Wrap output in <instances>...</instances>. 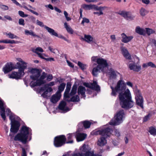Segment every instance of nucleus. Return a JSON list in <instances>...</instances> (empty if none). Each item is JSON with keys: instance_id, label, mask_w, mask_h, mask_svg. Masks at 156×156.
I'll return each instance as SVG.
<instances>
[{"instance_id": "f257e3e1", "label": "nucleus", "mask_w": 156, "mask_h": 156, "mask_svg": "<svg viewBox=\"0 0 156 156\" xmlns=\"http://www.w3.org/2000/svg\"><path fill=\"white\" fill-rule=\"evenodd\" d=\"M29 72L32 74L30 76V79L33 80H36L35 82L32 81L30 83V85L32 88L35 86H40L46 83V81L44 79L46 77V74L44 72L42 73L41 76V70L37 68H32L30 69Z\"/></svg>"}, {"instance_id": "f03ea898", "label": "nucleus", "mask_w": 156, "mask_h": 156, "mask_svg": "<svg viewBox=\"0 0 156 156\" xmlns=\"http://www.w3.org/2000/svg\"><path fill=\"white\" fill-rule=\"evenodd\" d=\"M119 102L121 107L126 110L132 108L134 102L132 100L130 92L127 89L119 95Z\"/></svg>"}, {"instance_id": "7ed1b4c3", "label": "nucleus", "mask_w": 156, "mask_h": 156, "mask_svg": "<svg viewBox=\"0 0 156 156\" xmlns=\"http://www.w3.org/2000/svg\"><path fill=\"white\" fill-rule=\"evenodd\" d=\"M113 130L108 127L101 129L97 131L95 134H99L101 135L100 139L98 140L97 145L100 146H103L106 143V138L111 135Z\"/></svg>"}, {"instance_id": "20e7f679", "label": "nucleus", "mask_w": 156, "mask_h": 156, "mask_svg": "<svg viewBox=\"0 0 156 156\" xmlns=\"http://www.w3.org/2000/svg\"><path fill=\"white\" fill-rule=\"evenodd\" d=\"M29 134V128L23 126L20 133H17L14 137V140L19 141L23 144H26L27 142L28 136Z\"/></svg>"}, {"instance_id": "39448f33", "label": "nucleus", "mask_w": 156, "mask_h": 156, "mask_svg": "<svg viewBox=\"0 0 156 156\" xmlns=\"http://www.w3.org/2000/svg\"><path fill=\"white\" fill-rule=\"evenodd\" d=\"M15 69H18V72H12L11 74L9 75V77L11 78L15 79L16 80L20 79L21 77L24 75V70L26 69V66H21L20 63L17 62L15 65Z\"/></svg>"}, {"instance_id": "423d86ee", "label": "nucleus", "mask_w": 156, "mask_h": 156, "mask_svg": "<svg viewBox=\"0 0 156 156\" xmlns=\"http://www.w3.org/2000/svg\"><path fill=\"white\" fill-rule=\"evenodd\" d=\"M112 90L111 94L112 95L115 96L117 95V93H122L126 89V84L124 81L122 80V78L120 77V80L117 82V85L115 88L111 86Z\"/></svg>"}, {"instance_id": "0eeeda50", "label": "nucleus", "mask_w": 156, "mask_h": 156, "mask_svg": "<svg viewBox=\"0 0 156 156\" xmlns=\"http://www.w3.org/2000/svg\"><path fill=\"white\" fill-rule=\"evenodd\" d=\"M125 118V114L123 109L120 110L117 112L114 118L109 122V124L112 126H117L122 123L123 119Z\"/></svg>"}, {"instance_id": "6e6552de", "label": "nucleus", "mask_w": 156, "mask_h": 156, "mask_svg": "<svg viewBox=\"0 0 156 156\" xmlns=\"http://www.w3.org/2000/svg\"><path fill=\"white\" fill-rule=\"evenodd\" d=\"M9 119L11 121V126L10 131L14 133H16L19 129L20 126V122L15 119V118L12 115H10Z\"/></svg>"}, {"instance_id": "1a4fd4ad", "label": "nucleus", "mask_w": 156, "mask_h": 156, "mask_svg": "<svg viewBox=\"0 0 156 156\" xmlns=\"http://www.w3.org/2000/svg\"><path fill=\"white\" fill-rule=\"evenodd\" d=\"M66 138L65 136L61 135L56 136L54 140V144L56 147H59L66 143Z\"/></svg>"}, {"instance_id": "9d476101", "label": "nucleus", "mask_w": 156, "mask_h": 156, "mask_svg": "<svg viewBox=\"0 0 156 156\" xmlns=\"http://www.w3.org/2000/svg\"><path fill=\"white\" fill-rule=\"evenodd\" d=\"M84 156H96L93 151L91 152V148L87 145L84 144L80 148Z\"/></svg>"}, {"instance_id": "9b49d317", "label": "nucleus", "mask_w": 156, "mask_h": 156, "mask_svg": "<svg viewBox=\"0 0 156 156\" xmlns=\"http://www.w3.org/2000/svg\"><path fill=\"white\" fill-rule=\"evenodd\" d=\"M118 13L127 20H133L135 18V16L133 15L131 13L129 12L122 11H119Z\"/></svg>"}, {"instance_id": "f8f14e48", "label": "nucleus", "mask_w": 156, "mask_h": 156, "mask_svg": "<svg viewBox=\"0 0 156 156\" xmlns=\"http://www.w3.org/2000/svg\"><path fill=\"white\" fill-rule=\"evenodd\" d=\"M97 63L98 64V66L100 68L101 71L104 70L105 68L107 67L108 66V65L106 60L102 58H98L97 60Z\"/></svg>"}, {"instance_id": "ddd939ff", "label": "nucleus", "mask_w": 156, "mask_h": 156, "mask_svg": "<svg viewBox=\"0 0 156 156\" xmlns=\"http://www.w3.org/2000/svg\"><path fill=\"white\" fill-rule=\"evenodd\" d=\"M15 65L12 62L7 63L3 68V70L5 73L6 74L14 69Z\"/></svg>"}, {"instance_id": "4468645a", "label": "nucleus", "mask_w": 156, "mask_h": 156, "mask_svg": "<svg viewBox=\"0 0 156 156\" xmlns=\"http://www.w3.org/2000/svg\"><path fill=\"white\" fill-rule=\"evenodd\" d=\"M91 123L88 121H85L83 122H82L79 123L78 126L79 128V130H81L83 129V127H84L85 129H87L90 128Z\"/></svg>"}, {"instance_id": "2eb2a0df", "label": "nucleus", "mask_w": 156, "mask_h": 156, "mask_svg": "<svg viewBox=\"0 0 156 156\" xmlns=\"http://www.w3.org/2000/svg\"><path fill=\"white\" fill-rule=\"evenodd\" d=\"M66 103L64 101H62L60 103L58 108V109L64 112H66L69 110L68 107H66Z\"/></svg>"}, {"instance_id": "dca6fc26", "label": "nucleus", "mask_w": 156, "mask_h": 156, "mask_svg": "<svg viewBox=\"0 0 156 156\" xmlns=\"http://www.w3.org/2000/svg\"><path fill=\"white\" fill-rule=\"evenodd\" d=\"M61 94H59L58 92L52 95L50 99V101L54 104L56 103L60 99Z\"/></svg>"}, {"instance_id": "f3484780", "label": "nucleus", "mask_w": 156, "mask_h": 156, "mask_svg": "<svg viewBox=\"0 0 156 156\" xmlns=\"http://www.w3.org/2000/svg\"><path fill=\"white\" fill-rule=\"evenodd\" d=\"M129 67L131 70H133L136 72H138L141 69V66H137L135 64V63H130L129 64Z\"/></svg>"}, {"instance_id": "a211bd4d", "label": "nucleus", "mask_w": 156, "mask_h": 156, "mask_svg": "<svg viewBox=\"0 0 156 156\" xmlns=\"http://www.w3.org/2000/svg\"><path fill=\"white\" fill-rule=\"evenodd\" d=\"M121 36L122 38L121 41L124 43L128 42L133 38V37L132 36H127L124 33L122 34Z\"/></svg>"}, {"instance_id": "6ab92c4d", "label": "nucleus", "mask_w": 156, "mask_h": 156, "mask_svg": "<svg viewBox=\"0 0 156 156\" xmlns=\"http://www.w3.org/2000/svg\"><path fill=\"white\" fill-rule=\"evenodd\" d=\"M86 88L82 86H79L78 88L77 93L78 95H81L83 97H86L85 92L86 91Z\"/></svg>"}, {"instance_id": "aec40b11", "label": "nucleus", "mask_w": 156, "mask_h": 156, "mask_svg": "<svg viewBox=\"0 0 156 156\" xmlns=\"http://www.w3.org/2000/svg\"><path fill=\"white\" fill-rule=\"evenodd\" d=\"M122 53L125 58L129 60L131 59V57L127 50L125 47L121 48Z\"/></svg>"}, {"instance_id": "412c9836", "label": "nucleus", "mask_w": 156, "mask_h": 156, "mask_svg": "<svg viewBox=\"0 0 156 156\" xmlns=\"http://www.w3.org/2000/svg\"><path fill=\"white\" fill-rule=\"evenodd\" d=\"M108 74L110 79H115L117 76L116 72L112 68H110L109 69Z\"/></svg>"}, {"instance_id": "4be33fe9", "label": "nucleus", "mask_w": 156, "mask_h": 156, "mask_svg": "<svg viewBox=\"0 0 156 156\" xmlns=\"http://www.w3.org/2000/svg\"><path fill=\"white\" fill-rule=\"evenodd\" d=\"M52 91V89L51 87H48L45 90L41 95V96L44 98H46L49 96L51 94L50 93Z\"/></svg>"}, {"instance_id": "5701e85b", "label": "nucleus", "mask_w": 156, "mask_h": 156, "mask_svg": "<svg viewBox=\"0 0 156 156\" xmlns=\"http://www.w3.org/2000/svg\"><path fill=\"white\" fill-rule=\"evenodd\" d=\"M141 98L140 97L136 96L135 99L136 104L143 108H144L143 105V99L142 96H141Z\"/></svg>"}, {"instance_id": "b1692460", "label": "nucleus", "mask_w": 156, "mask_h": 156, "mask_svg": "<svg viewBox=\"0 0 156 156\" xmlns=\"http://www.w3.org/2000/svg\"><path fill=\"white\" fill-rule=\"evenodd\" d=\"M87 135L84 133H78L76 135L77 141L78 142L82 141L86 138Z\"/></svg>"}, {"instance_id": "393cba45", "label": "nucleus", "mask_w": 156, "mask_h": 156, "mask_svg": "<svg viewBox=\"0 0 156 156\" xmlns=\"http://www.w3.org/2000/svg\"><path fill=\"white\" fill-rule=\"evenodd\" d=\"M91 86V89L92 90H95L96 91H98L100 90V88L99 86L98 85L97 82L96 81H94L93 83H90Z\"/></svg>"}, {"instance_id": "a878e982", "label": "nucleus", "mask_w": 156, "mask_h": 156, "mask_svg": "<svg viewBox=\"0 0 156 156\" xmlns=\"http://www.w3.org/2000/svg\"><path fill=\"white\" fill-rule=\"evenodd\" d=\"M45 28L47 30L48 32L52 36H57V33L55 32V30L47 26H45Z\"/></svg>"}, {"instance_id": "bb28decb", "label": "nucleus", "mask_w": 156, "mask_h": 156, "mask_svg": "<svg viewBox=\"0 0 156 156\" xmlns=\"http://www.w3.org/2000/svg\"><path fill=\"white\" fill-rule=\"evenodd\" d=\"M69 100H66V101L68 102L70 101L73 102H79L80 99L78 95H73Z\"/></svg>"}, {"instance_id": "cd10ccee", "label": "nucleus", "mask_w": 156, "mask_h": 156, "mask_svg": "<svg viewBox=\"0 0 156 156\" xmlns=\"http://www.w3.org/2000/svg\"><path fill=\"white\" fill-rule=\"evenodd\" d=\"M135 31L137 34L140 35H144L145 34V30L141 28L139 26H137L135 29Z\"/></svg>"}, {"instance_id": "c85d7f7f", "label": "nucleus", "mask_w": 156, "mask_h": 156, "mask_svg": "<svg viewBox=\"0 0 156 156\" xmlns=\"http://www.w3.org/2000/svg\"><path fill=\"white\" fill-rule=\"evenodd\" d=\"M25 33L27 35H30L34 37L40 38L39 36L36 34L32 30H25Z\"/></svg>"}, {"instance_id": "c756f323", "label": "nucleus", "mask_w": 156, "mask_h": 156, "mask_svg": "<svg viewBox=\"0 0 156 156\" xmlns=\"http://www.w3.org/2000/svg\"><path fill=\"white\" fill-rule=\"evenodd\" d=\"M96 5H87L83 4L82 6L84 9L86 10H90L92 9H94L95 10V8Z\"/></svg>"}, {"instance_id": "7c9ffc66", "label": "nucleus", "mask_w": 156, "mask_h": 156, "mask_svg": "<svg viewBox=\"0 0 156 156\" xmlns=\"http://www.w3.org/2000/svg\"><path fill=\"white\" fill-rule=\"evenodd\" d=\"M77 86V84L75 83L72 87L69 95L71 96L75 95L76 93Z\"/></svg>"}, {"instance_id": "2f4dec72", "label": "nucleus", "mask_w": 156, "mask_h": 156, "mask_svg": "<svg viewBox=\"0 0 156 156\" xmlns=\"http://www.w3.org/2000/svg\"><path fill=\"white\" fill-rule=\"evenodd\" d=\"M100 68L99 67V66H98L93 68L92 72L93 75L94 76H97L98 74V72H100V70H101Z\"/></svg>"}, {"instance_id": "473e14b6", "label": "nucleus", "mask_w": 156, "mask_h": 156, "mask_svg": "<svg viewBox=\"0 0 156 156\" xmlns=\"http://www.w3.org/2000/svg\"><path fill=\"white\" fill-rule=\"evenodd\" d=\"M65 27L66 29L68 32L71 34H73V30L68 25L66 22H65L64 23Z\"/></svg>"}, {"instance_id": "72a5a7b5", "label": "nucleus", "mask_w": 156, "mask_h": 156, "mask_svg": "<svg viewBox=\"0 0 156 156\" xmlns=\"http://www.w3.org/2000/svg\"><path fill=\"white\" fill-rule=\"evenodd\" d=\"M66 86V83H62L58 87V90L56 92H58L59 94H61V93L64 89Z\"/></svg>"}, {"instance_id": "f704fd0d", "label": "nucleus", "mask_w": 156, "mask_h": 156, "mask_svg": "<svg viewBox=\"0 0 156 156\" xmlns=\"http://www.w3.org/2000/svg\"><path fill=\"white\" fill-rule=\"evenodd\" d=\"M83 39L84 41L88 43L93 41V39L90 35L86 34L84 35V38Z\"/></svg>"}, {"instance_id": "c9c22d12", "label": "nucleus", "mask_w": 156, "mask_h": 156, "mask_svg": "<svg viewBox=\"0 0 156 156\" xmlns=\"http://www.w3.org/2000/svg\"><path fill=\"white\" fill-rule=\"evenodd\" d=\"M78 66L82 70H83L86 69L87 66V65L83 64L80 62L78 61L77 64Z\"/></svg>"}, {"instance_id": "e433bc0d", "label": "nucleus", "mask_w": 156, "mask_h": 156, "mask_svg": "<svg viewBox=\"0 0 156 156\" xmlns=\"http://www.w3.org/2000/svg\"><path fill=\"white\" fill-rule=\"evenodd\" d=\"M148 12L149 11L146 10L143 8H141L140 10V14L143 16H145Z\"/></svg>"}, {"instance_id": "4c0bfd02", "label": "nucleus", "mask_w": 156, "mask_h": 156, "mask_svg": "<svg viewBox=\"0 0 156 156\" xmlns=\"http://www.w3.org/2000/svg\"><path fill=\"white\" fill-rule=\"evenodd\" d=\"M0 108L1 109L0 113L5 114V109L2 101L0 99Z\"/></svg>"}, {"instance_id": "58836bf2", "label": "nucleus", "mask_w": 156, "mask_h": 156, "mask_svg": "<svg viewBox=\"0 0 156 156\" xmlns=\"http://www.w3.org/2000/svg\"><path fill=\"white\" fill-rule=\"evenodd\" d=\"M108 7L107 6H99L98 7L96 5L95 8V10L97 11H99L102 12V11L106 9H108Z\"/></svg>"}, {"instance_id": "ea45409f", "label": "nucleus", "mask_w": 156, "mask_h": 156, "mask_svg": "<svg viewBox=\"0 0 156 156\" xmlns=\"http://www.w3.org/2000/svg\"><path fill=\"white\" fill-rule=\"evenodd\" d=\"M149 132L152 135L155 136L156 135V129L153 127L149 128Z\"/></svg>"}, {"instance_id": "a19ab883", "label": "nucleus", "mask_w": 156, "mask_h": 156, "mask_svg": "<svg viewBox=\"0 0 156 156\" xmlns=\"http://www.w3.org/2000/svg\"><path fill=\"white\" fill-rule=\"evenodd\" d=\"M146 32L148 35H150L151 34L155 33V31L154 30L149 28H146Z\"/></svg>"}, {"instance_id": "79ce46f5", "label": "nucleus", "mask_w": 156, "mask_h": 156, "mask_svg": "<svg viewBox=\"0 0 156 156\" xmlns=\"http://www.w3.org/2000/svg\"><path fill=\"white\" fill-rule=\"evenodd\" d=\"M72 138V135L71 134H69L67 135V139L68 140H69L67 141L66 143V144H69L70 143L72 144L73 143V140H71Z\"/></svg>"}, {"instance_id": "37998d69", "label": "nucleus", "mask_w": 156, "mask_h": 156, "mask_svg": "<svg viewBox=\"0 0 156 156\" xmlns=\"http://www.w3.org/2000/svg\"><path fill=\"white\" fill-rule=\"evenodd\" d=\"M17 60L21 63V64L20 63L21 66H26V68H27V63L23 61L21 58H17Z\"/></svg>"}, {"instance_id": "c03bdc74", "label": "nucleus", "mask_w": 156, "mask_h": 156, "mask_svg": "<svg viewBox=\"0 0 156 156\" xmlns=\"http://www.w3.org/2000/svg\"><path fill=\"white\" fill-rule=\"evenodd\" d=\"M6 35L9 36V37L11 39L16 38L17 37L11 32L6 34Z\"/></svg>"}, {"instance_id": "a18cd8bd", "label": "nucleus", "mask_w": 156, "mask_h": 156, "mask_svg": "<svg viewBox=\"0 0 156 156\" xmlns=\"http://www.w3.org/2000/svg\"><path fill=\"white\" fill-rule=\"evenodd\" d=\"M71 86V84L70 82H67L66 84V89L65 90L66 92H69L70 90Z\"/></svg>"}, {"instance_id": "49530a36", "label": "nucleus", "mask_w": 156, "mask_h": 156, "mask_svg": "<svg viewBox=\"0 0 156 156\" xmlns=\"http://www.w3.org/2000/svg\"><path fill=\"white\" fill-rule=\"evenodd\" d=\"M69 92H66V91H65L64 94V100L66 101V100H68V99H67V98H70V96L69 95Z\"/></svg>"}, {"instance_id": "de8ad7c7", "label": "nucleus", "mask_w": 156, "mask_h": 156, "mask_svg": "<svg viewBox=\"0 0 156 156\" xmlns=\"http://www.w3.org/2000/svg\"><path fill=\"white\" fill-rule=\"evenodd\" d=\"M33 51L34 53L37 54V53H39L37 51H40L41 52H43V50L42 48L40 47H38L36 48Z\"/></svg>"}, {"instance_id": "09e8293b", "label": "nucleus", "mask_w": 156, "mask_h": 156, "mask_svg": "<svg viewBox=\"0 0 156 156\" xmlns=\"http://www.w3.org/2000/svg\"><path fill=\"white\" fill-rule=\"evenodd\" d=\"M134 92L136 94V96L140 97L141 98V95L140 90L138 89H136L135 90Z\"/></svg>"}, {"instance_id": "8fccbe9b", "label": "nucleus", "mask_w": 156, "mask_h": 156, "mask_svg": "<svg viewBox=\"0 0 156 156\" xmlns=\"http://www.w3.org/2000/svg\"><path fill=\"white\" fill-rule=\"evenodd\" d=\"M19 15L22 17H26L28 16L27 14H24V12L21 11H19L18 12Z\"/></svg>"}, {"instance_id": "3c124183", "label": "nucleus", "mask_w": 156, "mask_h": 156, "mask_svg": "<svg viewBox=\"0 0 156 156\" xmlns=\"http://www.w3.org/2000/svg\"><path fill=\"white\" fill-rule=\"evenodd\" d=\"M24 8H25L27 10L29 11H30V12H32V13H33L34 14L37 15V16H38L39 14L37 12H36L35 11H34L31 9H29L27 7H26V6H25V7H24Z\"/></svg>"}, {"instance_id": "603ef678", "label": "nucleus", "mask_w": 156, "mask_h": 156, "mask_svg": "<svg viewBox=\"0 0 156 156\" xmlns=\"http://www.w3.org/2000/svg\"><path fill=\"white\" fill-rule=\"evenodd\" d=\"M89 22L90 20L88 19H87L86 18L84 17L83 18V20L81 22V24L83 25V24L85 23H89Z\"/></svg>"}, {"instance_id": "864d4df0", "label": "nucleus", "mask_w": 156, "mask_h": 156, "mask_svg": "<svg viewBox=\"0 0 156 156\" xmlns=\"http://www.w3.org/2000/svg\"><path fill=\"white\" fill-rule=\"evenodd\" d=\"M37 24L40 26V27H44V28H45V26H44V24H43V22L39 21V20H37Z\"/></svg>"}, {"instance_id": "5fc2aeb1", "label": "nucleus", "mask_w": 156, "mask_h": 156, "mask_svg": "<svg viewBox=\"0 0 156 156\" xmlns=\"http://www.w3.org/2000/svg\"><path fill=\"white\" fill-rule=\"evenodd\" d=\"M151 115V114L149 113L147 115L145 116L143 119V122H145L147 121L149 119L150 116Z\"/></svg>"}, {"instance_id": "6e6d98bb", "label": "nucleus", "mask_w": 156, "mask_h": 156, "mask_svg": "<svg viewBox=\"0 0 156 156\" xmlns=\"http://www.w3.org/2000/svg\"><path fill=\"white\" fill-rule=\"evenodd\" d=\"M48 87L47 84H45L43 87H41L39 89V92L41 91H45L47 88Z\"/></svg>"}, {"instance_id": "4d7b16f0", "label": "nucleus", "mask_w": 156, "mask_h": 156, "mask_svg": "<svg viewBox=\"0 0 156 156\" xmlns=\"http://www.w3.org/2000/svg\"><path fill=\"white\" fill-rule=\"evenodd\" d=\"M64 14L66 18V19L67 21L71 20V18L70 17H68V14L66 11H64Z\"/></svg>"}, {"instance_id": "13d9d810", "label": "nucleus", "mask_w": 156, "mask_h": 156, "mask_svg": "<svg viewBox=\"0 0 156 156\" xmlns=\"http://www.w3.org/2000/svg\"><path fill=\"white\" fill-rule=\"evenodd\" d=\"M19 24L20 25L24 26L25 25L24 20L22 18L20 19L19 21Z\"/></svg>"}, {"instance_id": "bf43d9fd", "label": "nucleus", "mask_w": 156, "mask_h": 156, "mask_svg": "<svg viewBox=\"0 0 156 156\" xmlns=\"http://www.w3.org/2000/svg\"><path fill=\"white\" fill-rule=\"evenodd\" d=\"M147 65H148V66H150L152 68H156V66H155V65L152 62H148Z\"/></svg>"}, {"instance_id": "052dcab7", "label": "nucleus", "mask_w": 156, "mask_h": 156, "mask_svg": "<svg viewBox=\"0 0 156 156\" xmlns=\"http://www.w3.org/2000/svg\"><path fill=\"white\" fill-rule=\"evenodd\" d=\"M57 35H58L57 36H56V37H58L59 38H61L62 39H63L65 41H68V39L66 38L65 37L63 36L62 35L60 34L59 35L57 34Z\"/></svg>"}, {"instance_id": "680f3d73", "label": "nucleus", "mask_w": 156, "mask_h": 156, "mask_svg": "<svg viewBox=\"0 0 156 156\" xmlns=\"http://www.w3.org/2000/svg\"><path fill=\"white\" fill-rule=\"evenodd\" d=\"M0 8L4 10H7L9 9L8 6L2 4H0Z\"/></svg>"}, {"instance_id": "e2e57ef3", "label": "nucleus", "mask_w": 156, "mask_h": 156, "mask_svg": "<svg viewBox=\"0 0 156 156\" xmlns=\"http://www.w3.org/2000/svg\"><path fill=\"white\" fill-rule=\"evenodd\" d=\"M22 153L21 156H27V153L25 149L23 147H22Z\"/></svg>"}, {"instance_id": "0e129e2a", "label": "nucleus", "mask_w": 156, "mask_h": 156, "mask_svg": "<svg viewBox=\"0 0 156 156\" xmlns=\"http://www.w3.org/2000/svg\"><path fill=\"white\" fill-rule=\"evenodd\" d=\"M17 42V41H15L14 40H9L8 41L7 44H16Z\"/></svg>"}, {"instance_id": "69168bd1", "label": "nucleus", "mask_w": 156, "mask_h": 156, "mask_svg": "<svg viewBox=\"0 0 156 156\" xmlns=\"http://www.w3.org/2000/svg\"><path fill=\"white\" fill-rule=\"evenodd\" d=\"M115 136L117 137H119L120 136V133L119 130L117 129H116L115 130Z\"/></svg>"}, {"instance_id": "338daca9", "label": "nucleus", "mask_w": 156, "mask_h": 156, "mask_svg": "<svg viewBox=\"0 0 156 156\" xmlns=\"http://www.w3.org/2000/svg\"><path fill=\"white\" fill-rule=\"evenodd\" d=\"M83 85L86 87L91 89V86L90 85L89 83H88L84 82L83 83Z\"/></svg>"}, {"instance_id": "774afa93", "label": "nucleus", "mask_w": 156, "mask_h": 156, "mask_svg": "<svg viewBox=\"0 0 156 156\" xmlns=\"http://www.w3.org/2000/svg\"><path fill=\"white\" fill-rule=\"evenodd\" d=\"M73 156H84L82 153H78L74 154H73Z\"/></svg>"}]
</instances>
